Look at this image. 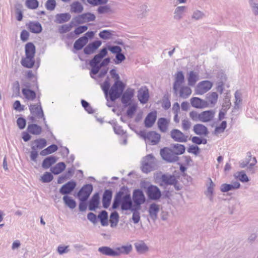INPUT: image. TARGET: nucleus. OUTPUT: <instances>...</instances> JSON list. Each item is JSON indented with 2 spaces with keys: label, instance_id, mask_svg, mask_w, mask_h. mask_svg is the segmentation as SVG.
<instances>
[{
  "label": "nucleus",
  "instance_id": "473e14b6",
  "mask_svg": "<svg viewBox=\"0 0 258 258\" xmlns=\"http://www.w3.org/2000/svg\"><path fill=\"white\" fill-rule=\"evenodd\" d=\"M99 203V196L98 193L94 194L89 201V209L90 211H94L98 208Z\"/></svg>",
  "mask_w": 258,
  "mask_h": 258
},
{
  "label": "nucleus",
  "instance_id": "412c9836",
  "mask_svg": "<svg viewBox=\"0 0 258 258\" xmlns=\"http://www.w3.org/2000/svg\"><path fill=\"white\" fill-rule=\"evenodd\" d=\"M157 118V111L149 113L145 118L144 123L147 127H151L154 124Z\"/></svg>",
  "mask_w": 258,
  "mask_h": 258
},
{
  "label": "nucleus",
  "instance_id": "423d86ee",
  "mask_svg": "<svg viewBox=\"0 0 258 258\" xmlns=\"http://www.w3.org/2000/svg\"><path fill=\"white\" fill-rule=\"evenodd\" d=\"M124 87L122 81H115L108 92L110 100L113 102L119 98L122 94Z\"/></svg>",
  "mask_w": 258,
  "mask_h": 258
},
{
  "label": "nucleus",
  "instance_id": "39448f33",
  "mask_svg": "<svg viewBox=\"0 0 258 258\" xmlns=\"http://www.w3.org/2000/svg\"><path fill=\"white\" fill-rule=\"evenodd\" d=\"M107 53L108 52L107 51L106 47L103 48L100 50L99 53L95 55L90 61L89 64L92 68L90 72L91 76H92V74L96 75L99 72L100 69L101 68L100 67L99 63L101 62V60L107 55ZM91 77L93 78L92 76Z\"/></svg>",
  "mask_w": 258,
  "mask_h": 258
},
{
  "label": "nucleus",
  "instance_id": "49530a36",
  "mask_svg": "<svg viewBox=\"0 0 258 258\" xmlns=\"http://www.w3.org/2000/svg\"><path fill=\"white\" fill-rule=\"evenodd\" d=\"M63 201L66 206L70 209H73L76 207V202L71 197L68 196H63Z\"/></svg>",
  "mask_w": 258,
  "mask_h": 258
},
{
  "label": "nucleus",
  "instance_id": "69168bd1",
  "mask_svg": "<svg viewBox=\"0 0 258 258\" xmlns=\"http://www.w3.org/2000/svg\"><path fill=\"white\" fill-rule=\"evenodd\" d=\"M182 128L183 131H187L189 130L191 127V122L187 119H184L181 122Z\"/></svg>",
  "mask_w": 258,
  "mask_h": 258
},
{
  "label": "nucleus",
  "instance_id": "5701e85b",
  "mask_svg": "<svg viewBox=\"0 0 258 258\" xmlns=\"http://www.w3.org/2000/svg\"><path fill=\"white\" fill-rule=\"evenodd\" d=\"M187 10V8L186 6H178L176 7L173 13L174 19L177 21L180 20L186 12Z\"/></svg>",
  "mask_w": 258,
  "mask_h": 258
},
{
  "label": "nucleus",
  "instance_id": "bb28decb",
  "mask_svg": "<svg viewBox=\"0 0 258 258\" xmlns=\"http://www.w3.org/2000/svg\"><path fill=\"white\" fill-rule=\"evenodd\" d=\"M22 93L24 98L27 101H32L36 97L35 92L29 88H23Z\"/></svg>",
  "mask_w": 258,
  "mask_h": 258
},
{
  "label": "nucleus",
  "instance_id": "6e6552de",
  "mask_svg": "<svg viewBox=\"0 0 258 258\" xmlns=\"http://www.w3.org/2000/svg\"><path fill=\"white\" fill-rule=\"evenodd\" d=\"M95 16L92 13H84L74 18L72 20V23H76L77 24H83L93 21L95 20Z\"/></svg>",
  "mask_w": 258,
  "mask_h": 258
},
{
  "label": "nucleus",
  "instance_id": "f257e3e1",
  "mask_svg": "<svg viewBox=\"0 0 258 258\" xmlns=\"http://www.w3.org/2000/svg\"><path fill=\"white\" fill-rule=\"evenodd\" d=\"M120 204L122 210L135 211L136 207H133L131 195L126 192L120 190L116 194L113 203L112 208L114 209L117 208Z\"/></svg>",
  "mask_w": 258,
  "mask_h": 258
},
{
  "label": "nucleus",
  "instance_id": "4c0bfd02",
  "mask_svg": "<svg viewBox=\"0 0 258 258\" xmlns=\"http://www.w3.org/2000/svg\"><path fill=\"white\" fill-rule=\"evenodd\" d=\"M84 7L79 2H74L70 5V12L76 14H79L83 11Z\"/></svg>",
  "mask_w": 258,
  "mask_h": 258
},
{
  "label": "nucleus",
  "instance_id": "09e8293b",
  "mask_svg": "<svg viewBox=\"0 0 258 258\" xmlns=\"http://www.w3.org/2000/svg\"><path fill=\"white\" fill-rule=\"evenodd\" d=\"M56 161V159L54 157H48L43 160L42 167L45 169H47L54 164Z\"/></svg>",
  "mask_w": 258,
  "mask_h": 258
},
{
  "label": "nucleus",
  "instance_id": "4be33fe9",
  "mask_svg": "<svg viewBox=\"0 0 258 258\" xmlns=\"http://www.w3.org/2000/svg\"><path fill=\"white\" fill-rule=\"evenodd\" d=\"M240 184L238 181L231 182V184H222L220 186V190L223 192H226L230 190H233L239 188Z\"/></svg>",
  "mask_w": 258,
  "mask_h": 258
},
{
  "label": "nucleus",
  "instance_id": "1a4fd4ad",
  "mask_svg": "<svg viewBox=\"0 0 258 258\" xmlns=\"http://www.w3.org/2000/svg\"><path fill=\"white\" fill-rule=\"evenodd\" d=\"M170 136L175 141L180 143H185L190 140L188 136L184 135L177 129H173L170 132Z\"/></svg>",
  "mask_w": 258,
  "mask_h": 258
},
{
  "label": "nucleus",
  "instance_id": "2eb2a0df",
  "mask_svg": "<svg viewBox=\"0 0 258 258\" xmlns=\"http://www.w3.org/2000/svg\"><path fill=\"white\" fill-rule=\"evenodd\" d=\"M135 91L133 89L127 88L122 94L121 102L125 105H129L130 102L134 96Z\"/></svg>",
  "mask_w": 258,
  "mask_h": 258
},
{
  "label": "nucleus",
  "instance_id": "bf43d9fd",
  "mask_svg": "<svg viewBox=\"0 0 258 258\" xmlns=\"http://www.w3.org/2000/svg\"><path fill=\"white\" fill-rule=\"evenodd\" d=\"M99 36L103 39H109L111 38L112 34L110 31L104 30L99 33Z\"/></svg>",
  "mask_w": 258,
  "mask_h": 258
},
{
  "label": "nucleus",
  "instance_id": "37998d69",
  "mask_svg": "<svg viewBox=\"0 0 258 258\" xmlns=\"http://www.w3.org/2000/svg\"><path fill=\"white\" fill-rule=\"evenodd\" d=\"M27 131L29 133L35 135H38L41 134L42 128L41 126L36 124H30L28 125Z\"/></svg>",
  "mask_w": 258,
  "mask_h": 258
},
{
  "label": "nucleus",
  "instance_id": "13d9d810",
  "mask_svg": "<svg viewBox=\"0 0 258 258\" xmlns=\"http://www.w3.org/2000/svg\"><path fill=\"white\" fill-rule=\"evenodd\" d=\"M137 109V105L133 104L131 105L126 111V114L130 118H132Z\"/></svg>",
  "mask_w": 258,
  "mask_h": 258
},
{
  "label": "nucleus",
  "instance_id": "58836bf2",
  "mask_svg": "<svg viewBox=\"0 0 258 258\" xmlns=\"http://www.w3.org/2000/svg\"><path fill=\"white\" fill-rule=\"evenodd\" d=\"M132 246L131 244L123 245L115 248V251L118 253L117 256H119L121 254H127L132 251Z\"/></svg>",
  "mask_w": 258,
  "mask_h": 258
},
{
  "label": "nucleus",
  "instance_id": "8fccbe9b",
  "mask_svg": "<svg viewBox=\"0 0 258 258\" xmlns=\"http://www.w3.org/2000/svg\"><path fill=\"white\" fill-rule=\"evenodd\" d=\"M119 216L116 212H112L110 216V226L112 228L117 226L118 222Z\"/></svg>",
  "mask_w": 258,
  "mask_h": 258
},
{
  "label": "nucleus",
  "instance_id": "a19ab883",
  "mask_svg": "<svg viewBox=\"0 0 258 258\" xmlns=\"http://www.w3.org/2000/svg\"><path fill=\"white\" fill-rule=\"evenodd\" d=\"M22 85L24 87V88H29V89H33L35 87L36 88H38L37 82L35 78L32 80L29 79L23 80Z\"/></svg>",
  "mask_w": 258,
  "mask_h": 258
},
{
  "label": "nucleus",
  "instance_id": "603ef678",
  "mask_svg": "<svg viewBox=\"0 0 258 258\" xmlns=\"http://www.w3.org/2000/svg\"><path fill=\"white\" fill-rule=\"evenodd\" d=\"M98 218L100 219L101 224L102 226H106L108 225V214L106 211H102L99 214Z\"/></svg>",
  "mask_w": 258,
  "mask_h": 258
},
{
  "label": "nucleus",
  "instance_id": "c85d7f7f",
  "mask_svg": "<svg viewBox=\"0 0 258 258\" xmlns=\"http://www.w3.org/2000/svg\"><path fill=\"white\" fill-rule=\"evenodd\" d=\"M148 90L145 88H141L138 91V97L141 103L145 104L147 102L149 99Z\"/></svg>",
  "mask_w": 258,
  "mask_h": 258
},
{
  "label": "nucleus",
  "instance_id": "680f3d73",
  "mask_svg": "<svg viewBox=\"0 0 258 258\" xmlns=\"http://www.w3.org/2000/svg\"><path fill=\"white\" fill-rule=\"evenodd\" d=\"M53 179V176L51 173L45 172L44 175L41 176V180L43 182H49Z\"/></svg>",
  "mask_w": 258,
  "mask_h": 258
},
{
  "label": "nucleus",
  "instance_id": "2f4dec72",
  "mask_svg": "<svg viewBox=\"0 0 258 258\" xmlns=\"http://www.w3.org/2000/svg\"><path fill=\"white\" fill-rule=\"evenodd\" d=\"M98 250L101 254L106 256H117V254H118L116 252L115 249H113L111 248L108 246L100 247L98 248Z\"/></svg>",
  "mask_w": 258,
  "mask_h": 258
},
{
  "label": "nucleus",
  "instance_id": "c9c22d12",
  "mask_svg": "<svg viewBox=\"0 0 258 258\" xmlns=\"http://www.w3.org/2000/svg\"><path fill=\"white\" fill-rule=\"evenodd\" d=\"M88 39L86 36H83L77 40L74 44V48L77 50H81L87 43Z\"/></svg>",
  "mask_w": 258,
  "mask_h": 258
},
{
  "label": "nucleus",
  "instance_id": "e433bc0d",
  "mask_svg": "<svg viewBox=\"0 0 258 258\" xmlns=\"http://www.w3.org/2000/svg\"><path fill=\"white\" fill-rule=\"evenodd\" d=\"M199 77L198 73L194 71H190L187 77L188 85L190 86H194L199 80Z\"/></svg>",
  "mask_w": 258,
  "mask_h": 258
},
{
  "label": "nucleus",
  "instance_id": "393cba45",
  "mask_svg": "<svg viewBox=\"0 0 258 258\" xmlns=\"http://www.w3.org/2000/svg\"><path fill=\"white\" fill-rule=\"evenodd\" d=\"M160 139L161 135L159 134L152 131L148 133L146 141L151 142L154 145H156L159 142Z\"/></svg>",
  "mask_w": 258,
  "mask_h": 258
},
{
  "label": "nucleus",
  "instance_id": "e2e57ef3",
  "mask_svg": "<svg viewBox=\"0 0 258 258\" xmlns=\"http://www.w3.org/2000/svg\"><path fill=\"white\" fill-rule=\"evenodd\" d=\"M189 117L195 121H201V113H199L196 111H192L189 113Z\"/></svg>",
  "mask_w": 258,
  "mask_h": 258
},
{
  "label": "nucleus",
  "instance_id": "4d7b16f0",
  "mask_svg": "<svg viewBox=\"0 0 258 258\" xmlns=\"http://www.w3.org/2000/svg\"><path fill=\"white\" fill-rule=\"evenodd\" d=\"M205 17L204 13L199 10H195L193 12L191 18L195 20H199L203 19Z\"/></svg>",
  "mask_w": 258,
  "mask_h": 258
},
{
  "label": "nucleus",
  "instance_id": "9d476101",
  "mask_svg": "<svg viewBox=\"0 0 258 258\" xmlns=\"http://www.w3.org/2000/svg\"><path fill=\"white\" fill-rule=\"evenodd\" d=\"M93 190V186L91 184H86L83 186L78 193V197L81 202H85Z\"/></svg>",
  "mask_w": 258,
  "mask_h": 258
},
{
  "label": "nucleus",
  "instance_id": "f3484780",
  "mask_svg": "<svg viewBox=\"0 0 258 258\" xmlns=\"http://www.w3.org/2000/svg\"><path fill=\"white\" fill-rule=\"evenodd\" d=\"M247 159L248 161L245 163L244 162H242L240 163V166L241 167L244 168L246 166H248V168L250 171H251L252 173H253L254 171L253 170V166L256 163L257 161L255 157H253L251 158V154L250 152H248L247 153Z\"/></svg>",
  "mask_w": 258,
  "mask_h": 258
},
{
  "label": "nucleus",
  "instance_id": "3c124183",
  "mask_svg": "<svg viewBox=\"0 0 258 258\" xmlns=\"http://www.w3.org/2000/svg\"><path fill=\"white\" fill-rule=\"evenodd\" d=\"M76 23H72V21L70 24H64L60 26L58 28V32L60 34H63L69 32L72 28L74 25H75Z\"/></svg>",
  "mask_w": 258,
  "mask_h": 258
},
{
  "label": "nucleus",
  "instance_id": "79ce46f5",
  "mask_svg": "<svg viewBox=\"0 0 258 258\" xmlns=\"http://www.w3.org/2000/svg\"><path fill=\"white\" fill-rule=\"evenodd\" d=\"M161 179L165 184L172 185L176 182L175 177L171 175L164 174L162 176Z\"/></svg>",
  "mask_w": 258,
  "mask_h": 258
},
{
  "label": "nucleus",
  "instance_id": "20e7f679",
  "mask_svg": "<svg viewBox=\"0 0 258 258\" xmlns=\"http://www.w3.org/2000/svg\"><path fill=\"white\" fill-rule=\"evenodd\" d=\"M29 107L30 115L29 116L28 119L33 122L37 121L38 119L43 118L44 123L47 126L46 119L40 101L39 100L38 102L36 104H30Z\"/></svg>",
  "mask_w": 258,
  "mask_h": 258
},
{
  "label": "nucleus",
  "instance_id": "ea45409f",
  "mask_svg": "<svg viewBox=\"0 0 258 258\" xmlns=\"http://www.w3.org/2000/svg\"><path fill=\"white\" fill-rule=\"evenodd\" d=\"M28 28L31 32L34 33H39L42 31L41 25L38 22H30L28 24Z\"/></svg>",
  "mask_w": 258,
  "mask_h": 258
},
{
  "label": "nucleus",
  "instance_id": "b1692460",
  "mask_svg": "<svg viewBox=\"0 0 258 258\" xmlns=\"http://www.w3.org/2000/svg\"><path fill=\"white\" fill-rule=\"evenodd\" d=\"M169 124V120L165 118L161 117L158 120V127L160 131L162 133H166L168 131Z\"/></svg>",
  "mask_w": 258,
  "mask_h": 258
},
{
  "label": "nucleus",
  "instance_id": "a878e982",
  "mask_svg": "<svg viewBox=\"0 0 258 258\" xmlns=\"http://www.w3.org/2000/svg\"><path fill=\"white\" fill-rule=\"evenodd\" d=\"M160 211L159 205L153 203L150 205L149 208V213L150 218L154 221L157 219L158 214Z\"/></svg>",
  "mask_w": 258,
  "mask_h": 258
},
{
  "label": "nucleus",
  "instance_id": "cd10ccee",
  "mask_svg": "<svg viewBox=\"0 0 258 258\" xmlns=\"http://www.w3.org/2000/svg\"><path fill=\"white\" fill-rule=\"evenodd\" d=\"M215 111L213 110L203 111L201 113V121L208 122L211 121L214 117Z\"/></svg>",
  "mask_w": 258,
  "mask_h": 258
},
{
  "label": "nucleus",
  "instance_id": "338daca9",
  "mask_svg": "<svg viewBox=\"0 0 258 258\" xmlns=\"http://www.w3.org/2000/svg\"><path fill=\"white\" fill-rule=\"evenodd\" d=\"M56 2L55 0H48L45 4L46 8L49 11H52L55 9Z\"/></svg>",
  "mask_w": 258,
  "mask_h": 258
},
{
  "label": "nucleus",
  "instance_id": "774afa93",
  "mask_svg": "<svg viewBox=\"0 0 258 258\" xmlns=\"http://www.w3.org/2000/svg\"><path fill=\"white\" fill-rule=\"evenodd\" d=\"M227 123L226 121H223L219 126H218L215 128V132L217 134L221 133L224 132L226 127Z\"/></svg>",
  "mask_w": 258,
  "mask_h": 258
},
{
  "label": "nucleus",
  "instance_id": "dca6fc26",
  "mask_svg": "<svg viewBox=\"0 0 258 258\" xmlns=\"http://www.w3.org/2000/svg\"><path fill=\"white\" fill-rule=\"evenodd\" d=\"M102 42L100 40L95 41L87 45L84 49V52L86 54L94 53L96 50L101 45Z\"/></svg>",
  "mask_w": 258,
  "mask_h": 258
},
{
  "label": "nucleus",
  "instance_id": "7ed1b4c3",
  "mask_svg": "<svg viewBox=\"0 0 258 258\" xmlns=\"http://www.w3.org/2000/svg\"><path fill=\"white\" fill-rule=\"evenodd\" d=\"M26 57L22 59L21 64L26 68H32L35 63L34 55L35 53V47L31 42L26 44L25 47Z\"/></svg>",
  "mask_w": 258,
  "mask_h": 258
},
{
  "label": "nucleus",
  "instance_id": "6ab92c4d",
  "mask_svg": "<svg viewBox=\"0 0 258 258\" xmlns=\"http://www.w3.org/2000/svg\"><path fill=\"white\" fill-rule=\"evenodd\" d=\"M184 77L181 71L178 72L175 75V81L173 84V89L176 93L179 88L184 82Z\"/></svg>",
  "mask_w": 258,
  "mask_h": 258
},
{
  "label": "nucleus",
  "instance_id": "052dcab7",
  "mask_svg": "<svg viewBox=\"0 0 258 258\" xmlns=\"http://www.w3.org/2000/svg\"><path fill=\"white\" fill-rule=\"evenodd\" d=\"M235 176L239 179L241 182H247L249 179L247 176L243 171L237 172L235 174Z\"/></svg>",
  "mask_w": 258,
  "mask_h": 258
},
{
  "label": "nucleus",
  "instance_id": "de8ad7c7",
  "mask_svg": "<svg viewBox=\"0 0 258 258\" xmlns=\"http://www.w3.org/2000/svg\"><path fill=\"white\" fill-rule=\"evenodd\" d=\"M110 85L109 82V78L107 77L105 81L101 84V87L103 91L105 98L108 100V92L109 91Z\"/></svg>",
  "mask_w": 258,
  "mask_h": 258
},
{
  "label": "nucleus",
  "instance_id": "f704fd0d",
  "mask_svg": "<svg viewBox=\"0 0 258 258\" xmlns=\"http://www.w3.org/2000/svg\"><path fill=\"white\" fill-rule=\"evenodd\" d=\"M209 184L207 185V190L205 191V194L207 198H208L211 202H212L213 201V194L215 184L211 178L209 179Z\"/></svg>",
  "mask_w": 258,
  "mask_h": 258
},
{
  "label": "nucleus",
  "instance_id": "c03bdc74",
  "mask_svg": "<svg viewBox=\"0 0 258 258\" xmlns=\"http://www.w3.org/2000/svg\"><path fill=\"white\" fill-rule=\"evenodd\" d=\"M191 94V89L187 86H182L179 90V96L182 98H188Z\"/></svg>",
  "mask_w": 258,
  "mask_h": 258
},
{
  "label": "nucleus",
  "instance_id": "0e129e2a",
  "mask_svg": "<svg viewBox=\"0 0 258 258\" xmlns=\"http://www.w3.org/2000/svg\"><path fill=\"white\" fill-rule=\"evenodd\" d=\"M106 48L107 49V50L108 49L109 51H110L112 53L116 54L120 53L122 51L121 47L118 46L108 45L107 46V48Z\"/></svg>",
  "mask_w": 258,
  "mask_h": 258
},
{
  "label": "nucleus",
  "instance_id": "6e6d98bb",
  "mask_svg": "<svg viewBox=\"0 0 258 258\" xmlns=\"http://www.w3.org/2000/svg\"><path fill=\"white\" fill-rule=\"evenodd\" d=\"M39 3L37 0H27L26 6L30 9H36L38 8Z\"/></svg>",
  "mask_w": 258,
  "mask_h": 258
},
{
  "label": "nucleus",
  "instance_id": "a18cd8bd",
  "mask_svg": "<svg viewBox=\"0 0 258 258\" xmlns=\"http://www.w3.org/2000/svg\"><path fill=\"white\" fill-rule=\"evenodd\" d=\"M66 168V165L63 162H59L51 169V172L54 174L60 173Z\"/></svg>",
  "mask_w": 258,
  "mask_h": 258
},
{
  "label": "nucleus",
  "instance_id": "7c9ffc66",
  "mask_svg": "<svg viewBox=\"0 0 258 258\" xmlns=\"http://www.w3.org/2000/svg\"><path fill=\"white\" fill-rule=\"evenodd\" d=\"M112 195V192L111 190L106 189L104 191L102 198V204L104 208H107L109 206Z\"/></svg>",
  "mask_w": 258,
  "mask_h": 258
},
{
  "label": "nucleus",
  "instance_id": "72a5a7b5",
  "mask_svg": "<svg viewBox=\"0 0 258 258\" xmlns=\"http://www.w3.org/2000/svg\"><path fill=\"white\" fill-rule=\"evenodd\" d=\"M71 18L69 13L58 14L55 16V22L58 24H61L69 21Z\"/></svg>",
  "mask_w": 258,
  "mask_h": 258
},
{
  "label": "nucleus",
  "instance_id": "c756f323",
  "mask_svg": "<svg viewBox=\"0 0 258 258\" xmlns=\"http://www.w3.org/2000/svg\"><path fill=\"white\" fill-rule=\"evenodd\" d=\"M191 105L197 108H206V103L205 100H203L198 97H193L190 99Z\"/></svg>",
  "mask_w": 258,
  "mask_h": 258
},
{
  "label": "nucleus",
  "instance_id": "aec40b11",
  "mask_svg": "<svg viewBox=\"0 0 258 258\" xmlns=\"http://www.w3.org/2000/svg\"><path fill=\"white\" fill-rule=\"evenodd\" d=\"M193 131L198 135L206 137L208 133V130L206 126L202 124H197L194 126Z\"/></svg>",
  "mask_w": 258,
  "mask_h": 258
},
{
  "label": "nucleus",
  "instance_id": "f8f14e48",
  "mask_svg": "<svg viewBox=\"0 0 258 258\" xmlns=\"http://www.w3.org/2000/svg\"><path fill=\"white\" fill-rule=\"evenodd\" d=\"M133 200L136 205L138 209H140V205L145 202V197L143 192L140 189H136L133 194Z\"/></svg>",
  "mask_w": 258,
  "mask_h": 258
},
{
  "label": "nucleus",
  "instance_id": "ddd939ff",
  "mask_svg": "<svg viewBox=\"0 0 258 258\" xmlns=\"http://www.w3.org/2000/svg\"><path fill=\"white\" fill-rule=\"evenodd\" d=\"M147 195L148 198L152 200H157L161 196V193L159 188L153 185H150L147 188Z\"/></svg>",
  "mask_w": 258,
  "mask_h": 258
},
{
  "label": "nucleus",
  "instance_id": "f03ea898",
  "mask_svg": "<svg viewBox=\"0 0 258 258\" xmlns=\"http://www.w3.org/2000/svg\"><path fill=\"white\" fill-rule=\"evenodd\" d=\"M184 151V146H171L170 148L165 147L161 149L160 155L164 160L172 163L178 161V155L183 154Z\"/></svg>",
  "mask_w": 258,
  "mask_h": 258
},
{
  "label": "nucleus",
  "instance_id": "a211bd4d",
  "mask_svg": "<svg viewBox=\"0 0 258 258\" xmlns=\"http://www.w3.org/2000/svg\"><path fill=\"white\" fill-rule=\"evenodd\" d=\"M76 183L73 180L70 181L63 185L59 189V192L62 195L70 194L76 187Z\"/></svg>",
  "mask_w": 258,
  "mask_h": 258
},
{
  "label": "nucleus",
  "instance_id": "9b49d317",
  "mask_svg": "<svg viewBox=\"0 0 258 258\" xmlns=\"http://www.w3.org/2000/svg\"><path fill=\"white\" fill-rule=\"evenodd\" d=\"M213 86V83L209 81H203L200 82L196 88L198 95H203L210 90Z\"/></svg>",
  "mask_w": 258,
  "mask_h": 258
},
{
  "label": "nucleus",
  "instance_id": "0eeeda50",
  "mask_svg": "<svg viewBox=\"0 0 258 258\" xmlns=\"http://www.w3.org/2000/svg\"><path fill=\"white\" fill-rule=\"evenodd\" d=\"M157 168V161L152 154H149L143 158L142 170L144 173H148Z\"/></svg>",
  "mask_w": 258,
  "mask_h": 258
},
{
  "label": "nucleus",
  "instance_id": "5fc2aeb1",
  "mask_svg": "<svg viewBox=\"0 0 258 258\" xmlns=\"http://www.w3.org/2000/svg\"><path fill=\"white\" fill-rule=\"evenodd\" d=\"M57 150V146H48V147L44 150H43L40 152V155L42 156H46L49 154L54 152Z\"/></svg>",
  "mask_w": 258,
  "mask_h": 258
},
{
  "label": "nucleus",
  "instance_id": "864d4df0",
  "mask_svg": "<svg viewBox=\"0 0 258 258\" xmlns=\"http://www.w3.org/2000/svg\"><path fill=\"white\" fill-rule=\"evenodd\" d=\"M135 247L137 251L140 253H144L148 250L147 246L143 242L136 243Z\"/></svg>",
  "mask_w": 258,
  "mask_h": 258
},
{
  "label": "nucleus",
  "instance_id": "4468645a",
  "mask_svg": "<svg viewBox=\"0 0 258 258\" xmlns=\"http://www.w3.org/2000/svg\"><path fill=\"white\" fill-rule=\"evenodd\" d=\"M218 95L216 92H210L206 95L205 102L206 107H213L217 103Z\"/></svg>",
  "mask_w": 258,
  "mask_h": 258
}]
</instances>
